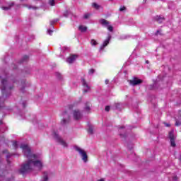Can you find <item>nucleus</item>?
Instances as JSON below:
<instances>
[{
    "instance_id": "40",
    "label": "nucleus",
    "mask_w": 181,
    "mask_h": 181,
    "mask_svg": "<svg viewBox=\"0 0 181 181\" xmlns=\"http://www.w3.org/2000/svg\"><path fill=\"white\" fill-rule=\"evenodd\" d=\"M120 136H121V138H125V135H124V134H120Z\"/></svg>"
},
{
    "instance_id": "6",
    "label": "nucleus",
    "mask_w": 181,
    "mask_h": 181,
    "mask_svg": "<svg viewBox=\"0 0 181 181\" xmlns=\"http://www.w3.org/2000/svg\"><path fill=\"white\" fill-rule=\"evenodd\" d=\"M174 132H175L173 130H171L169 132L170 142V145H171V146H173V148H175L176 146V142L175 141V139H176V138L175 137Z\"/></svg>"
},
{
    "instance_id": "52",
    "label": "nucleus",
    "mask_w": 181,
    "mask_h": 181,
    "mask_svg": "<svg viewBox=\"0 0 181 181\" xmlns=\"http://www.w3.org/2000/svg\"><path fill=\"white\" fill-rule=\"evenodd\" d=\"M13 69H16V67H13Z\"/></svg>"
},
{
    "instance_id": "43",
    "label": "nucleus",
    "mask_w": 181,
    "mask_h": 181,
    "mask_svg": "<svg viewBox=\"0 0 181 181\" xmlns=\"http://www.w3.org/2000/svg\"><path fill=\"white\" fill-rule=\"evenodd\" d=\"M64 115H67V112H64Z\"/></svg>"
},
{
    "instance_id": "3",
    "label": "nucleus",
    "mask_w": 181,
    "mask_h": 181,
    "mask_svg": "<svg viewBox=\"0 0 181 181\" xmlns=\"http://www.w3.org/2000/svg\"><path fill=\"white\" fill-rule=\"evenodd\" d=\"M128 81L130 86H139V84H142L144 83V81L136 77H134L132 79L129 80Z\"/></svg>"
},
{
    "instance_id": "20",
    "label": "nucleus",
    "mask_w": 181,
    "mask_h": 181,
    "mask_svg": "<svg viewBox=\"0 0 181 181\" xmlns=\"http://www.w3.org/2000/svg\"><path fill=\"white\" fill-rule=\"evenodd\" d=\"M88 132L90 134L93 135V132H94V128L92 126H90L88 129Z\"/></svg>"
},
{
    "instance_id": "17",
    "label": "nucleus",
    "mask_w": 181,
    "mask_h": 181,
    "mask_svg": "<svg viewBox=\"0 0 181 181\" xmlns=\"http://www.w3.org/2000/svg\"><path fill=\"white\" fill-rule=\"evenodd\" d=\"M100 22L101 25H107L110 24V23L107 20H105V19H101L100 21Z\"/></svg>"
},
{
    "instance_id": "11",
    "label": "nucleus",
    "mask_w": 181,
    "mask_h": 181,
    "mask_svg": "<svg viewBox=\"0 0 181 181\" xmlns=\"http://www.w3.org/2000/svg\"><path fill=\"white\" fill-rule=\"evenodd\" d=\"M84 110L86 112H88V114H90V111H91V103H90L89 102L86 103Z\"/></svg>"
},
{
    "instance_id": "2",
    "label": "nucleus",
    "mask_w": 181,
    "mask_h": 181,
    "mask_svg": "<svg viewBox=\"0 0 181 181\" xmlns=\"http://www.w3.org/2000/svg\"><path fill=\"white\" fill-rule=\"evenodd\" d=\"M75 149L77 152H78V153H80L82 158V160H83L85 163H87L88 160V156H87V153L86 152V151L80 148V147L78 146H75Z\"/></svg>"
},
{
    "instance_id": "30",
    "label": "nucleus",
    "mask_w": 181,
    "mask_h": 181,
    "mask_svg": "<svg viewBox=\"0 0 181 181\" xmlns=\"http://www.w3.org/2000/svg\"><path fill=\"white\" fill-rule=\"evenodd\" d=\"M56 76L59 80L62 79V74L60 73H57Z\"/></svg>"
},
{
    "instance_id": "46",
    "label": "nucleus",
    "mask_w": 181,
    "mask_h": 181,
    "mask_svg": "<svg viewBox=\"0 0 181 181\" xmlns=\"http://www.w3.org/2000/svg\"><path fill=\"white\" fill-rule=\"evenodd\" d=\"M179 160H180V162H181V154H180V156Z\"/></svg>"
},
{
    "instance_id": "47",
    "label": "nucleus",
    "mask_w": 181,
    "mask_h": 181,
    "mask_svg": "<svg viewBox=\"0 0 181 181\" xmlns=\"http://www.w3.org/2000/svg\"><path fill=\"white\" fill-rule=\"evenodd\" d=\"M143 2H144V4H146V0H143Z\"/></svg>"
},
{
    "instance_id": "31",
    "label": "nucleus",
    "mask_w": 181,
    "mask_h": 181,
    "mask_svg": "<svg viewBox=\"0 0 181 181\" xmlns=\"http://www.w3.org/2000/svg\"><path fill=\"white\" fill-rule=\"evenodd\" d=\"M126 9H127V8L125 6H122L119 8L120 12H122L123 11H125Z\"/></svg>"
},
{
    "instance_id": "41",
    "label": "nucleus",
    "mask_w": 181,
    "mask_h": 181,
    "mask_svg": "<svg viewBox=\"0 0 181 181\" xmlns=\"http://www.w3.org/2000/svg\"><path fill=\"white\" fill-rule=\"evenodd\" d=\"M98 181H104V178H101L100 180H98Z\"/></svg>"
},
{
    "instance_id": "29",
    "label": "nucleus",
    "mask_w": 181,
    "mask_h": 181,
    "mask_svg": "<svg viewBox=\"0 0 181 181\" xmlns=\"http://www.w3.org/2000/svg\"><path fill=\"white\" fill-rule=\"evenodd\" d=\"M13 146L16 149V148H18V142L17 141H13Z\"/></svg>"
},
{
    "instance_id": "4",
    "label": "nucleus",
    "mask_w": 181,
    "mask_h": 181,
    "mask_svg": "<svg viewBox=\"0 0 181 181\" xmlns=\"http://www.w3.org/2000/svg\"><path fill=\"white\" fill-rule=\"evenodd\" d=\"M54 138L56 139L57 141L59 144H60V145H62V146H64V148H66L67 143H66V141H64L63 139L60 138V136H59V134H57V133L54 132Z\"/></svg>"
},
{
    "instance_id": "37",
    "label": "nucleus",
    "mask_w": 181,
    "mask_h": 181,
    "mask_svg": "<svg viewBox=\"0 0 181 181\" xmlns=\"http://www.w3.org/2000/svg\"><path fill=\"white\" fill-rule=\"evenodd\" d=\"M108 83H110V81H108V79H106V80L105 81V84H108Z\"/></svg>"
},
{
    "instance_id": "16",
    "label": "nucleus",
    "mask_w": 181,
    "mask_h": 181,
    "mask_svg": "<svg viewBox=\"0 0 181 181\" xmlns=\"http://www.w3.org/2000/svg\"><path fill=\"white\" fill-rule=\"evenodd\" d=\"M78 29L81 32H87V27L84 25H79Z\"/></svg>"
},
{
    "instance_id": "38",
    "label": "nucleus",
    "mask_w": 181,
    "mask_h": 181,
    "mask_svg": "<svg viewBox=\"0 0 181 181\" xmlns=\"http://www.w3.org/2000/svg\"><path fill=\"white\" fill-rule=\"evenodd\" d=\"M115 107H116V108H118V107H119V103H116Z\"/></svg>"
},
{
    "instance_id": "50",
    "label": "nucleus",
    "mask_w": 181,
    "mask_h": 181,
    "mask_svg": "<svg viewBox=\"0 0 181 181\" xmlns=\"http://www.w3.org/2000/svg\"><path fill=\"white\" fill-rule=\"evenodd\" d=\"M0 124H2V121H0Z\"/></svg>"
},
{
    "instance_id": "27",
    "label": "nucleus",
    "mask_w": 181,
    "mask_h": 181,
    "mask_svg": "<svg viewBox=\"0 0 181 181\" xmlns=\"http://www.w3.org/2000/svg\"><path fill=\"white\" fill-rule=\"evenodd\" d=\"M163 22H165V18L164 17H159V23H162Z\"/></svg>"
},
{
    "instance_id": "48",
    "label": "nucleus",
    "mask_w": 181,
    "mask_h": 181,
    "mask_svg": "<svg viewBox=\"0 0 181 181\" xmlns=\"http://www.w3.org/2000/svg\"><path fill=\"white\" fill-rule=\"evenodd\" d=\"M157 33H159V30H157Z\"/></svg>"
},
{
    "instance_id": "24",
    "label": "nucleus",
    "mask_w": 181,
    "mask_h": 181,
    "mask_svg": "<svg viewBox=\"0 0 181 181\" xmlns=\"http://www.w3.org/2000/svg\"><path fill=\"white\" fill-rule=\"evenodd\" d=\"M49 4L50 5V6H54V0H49Z\"/></svg>"
},
{
    "instance_id": "51",
    "label": "nucleus",
    "mask_w": 181,
    "mask_h": 181,
    "mask_svg": "<svg viewBox=\"0 0 181 181\" xmlns=\"http://www.w3.org/2000/svg\"><path fill=\"white\" fill-rule=\"evenodd\" d=\"M59 21V19H57V21H56V22H57Z\"/></svg>"
},
{
    "instance_id": "10",
    "label": "nucleus",
    "mask_w": 181,
    "mask_h": 181,
    "mask_svg": "<svg viewBox=\"0 0 181 181\" xmlns=\"http://www.w3.org/2000/svg\"><path fill=\"white\" fill-rule=\"evenodd\" d=\"M6 84H8V80L6 78H4L1 80V90L2 94L5 93V90H6Z\"/></svg>"
},
{
    "instance_id": "22",
    "label": "nucleus",
    "mask_w": 181,
    "mask_h": 181,
    "mask_svg": "<svg viewBox=\"0 0 181 181\" xmlns=\"http://www.w3.org/2000/svg\"><path fill=\"white\" fill-rule=\"evenodd\" d=\"M90 45H92V46H97L98 43L97 42V41H95V40L92 39L90 40Z\"/></svg>"
},
{
    "instance_id": "5",
    "label": "nucleus",
    "mask_w": 181,
    "mask_h": 181,
    "mask_svg": "<svg viewBox=\"0 0 181 181\" xmlns=\"http://www.w3.org/2000/svg\"><path fill=\"white\" fill-rule=\"evenodd\" d=\"M81 83L82 86L84 88L83 93L86 94V93H88L90 90H91V87L88 86V83H87V81L84 78H81Z\"/></svg>"
},
{
    "instance_id": "18",
    "label": "nucleus",
    "mask_w": 181,
    "mask_h": 181,
    "mask_svg": "<svg viewBox=\"0 0 181 181\" xmlns=\"http://www.w3.org/2000/svg\"><path fill=\"white\" fill-rule=\"evenodd\" d=\"M29 60V57L27 55H24L20 63H23V62H28Z\"/></svg>"
},
{
    "instance_id": "45",
    "label": "nucleus",
    "mask_w": 181,
    "mask_h": 181,
    "mask_svg": "<svg viewBox=\"0 0 181 181\" xmlns=\"http://www.w3.org/2000/svg\"><path fill=\"white\" fill-rule=\"evenodd\" d=\"M6 152H7V151L5 150V151H3V153H6Z\"/></svg>"
},
{
    "instance_id": "8",
    "label": "nucleus",
    "mask_w": 181,
    "mask_h": 181,
    "mask_svg": "<svg viewBox=\"0 0 181 181\" xmlns=\"http://www.w3.org/2000/svg\"><path fill=\"white\" fill-rule=\"evenodd\" d=\"M8 175V171L5 170V166L2 165V162L0 160V177H4Z\"/></svg>"
},
{
    "instance_id": "9",
    "label": "nucleus",
    "mask_w": 181,
    "mask_h": 181,
    "mask_svg": "<svg viewBox=\"0 0 181 181\" xmlns=\"http://www.w3.org/2000/svg\"><path fill=\"white\" fill-rule=\"evenodd\" d=\"M78 57V55L77 54H71L70 55L67 59L66 62L69 64H72V63L75 61L77 60V58Z\"/></svg>"
},
{
    "instance_id": "12",
    "label": "nucleus",
    "mask_w": 181,
    "mask_h": 181,
    "mask_svg": "<svg viewBox=\"0 0 181 181\" xmlns=\"http://www.w3.org/2000/svg\"><path fill=\"white\" fill-rule=\"evenodd\" d=\"M110 40H111V36H108L107 38L104 41L102 47H100L101 50H103L104 47H106V46H108Z\"/></svg>"
},
{
    "instance_id": "34",
    "label": "nucleus",
    "mask_w": 181,
    "mask_h": 181,
    "mask_svg": "<svg viewBox=\"0 0 181 181\" xmlns=\"http://www.w3.org/2000/svg\"><path fill=\"white\" fill-rule=\"evenodd\" d=\"M173 181H177V176L173 177Z\"/></svg>"
},
{
    "instance_id": "14",
    "label": "nucleus",
    "mask_w": 181,
    "mask_h": 181,
    "mask_svg": "<svg viewBox=\"0 0 181 181\" xmlns=\"http://www.w3.org/2000/svg\"><path fill=\"white\" fill-rule=\"evenodd\" d=\"M15 4L11 3L8 6L1 7V9H3V11H9V9H11V8H12V6H13Z\"/></svg>"
},
{
    "instance_id": "25",
    "label": "nucleus",
    "mask_w": 181,
    "mask_h": 181,
    "mask_svg": "<svg viewBox=\"0 0 181 181\" xmlns=\"http://www.w3.org/2000/svg\"><path fill=\"white\" fill-rule=\"evenodd\" d=\"M159 21V16H156L153 18V22H158Z\"/></svg>"
},
{
    "instance_id": "1",
    "label": "nucleus",
    "mask_w": 181,
    "mask_h": 181,
    "mask_svg": "<svg viewBox=\"0 0 181 181\" xmlns=\"http://www.w3.org/2000/svg\"><path fill=\"white\" fill-rule=\"evenodd\" d=\"M20 148L23 149L24 156L28 159L25 163L22 164L21 168L19 169L20 175H24L30 173L33 170V167L37 168L39 170H41L42 168H43V164L39 160H35V159L37 158V156L32 154L29 146L28 144H21Z\"/></svg>"
},
{
    "instance_id": "7",
    "label": "nucleus",
    "mask_w": 181,
    "mask_h": 181,
    "mask_svg": "<svg viewBox=\"0 0 181 181\" xmlns=\"http://www.w3.org/2000/svg\"><path fill=\"white\" fill-rule=\"evenodd\" d=\"M73 115H74V119L76 121H78V119H81V117H83V115H81V112H80V110L78 109L74 110Z\"/></svg>"
},
{
    "instance_id": "15",
    "label": "nucleus",
    "mask_w": 181,
    "mask_h": 181,
    "mask_svg": "<svg viewBox=\"0 0 181 181\" xmlns=\"http://www.w3.org/2000/svg\"><path fill=\"white\" fill-rule=\"evenodd\" d=\"M181 125V116L178 119H175V127H180Z\"/></svg>"
},
{
    "instance_id": "53",
    "label": "nucleus",
    "mask_w": 181,
    "mask_h": 181,
    "mask_svg": "<svg viewBox=\"0 0 181 181\" xmlns=\"http://www.w3.org/2000/svg\"><path fill=\"white\" fill-rule=\"evenodd\" d=\"M23 107H25V104H23Z\"/></svg>"
},
{
    "instance_id": "33",
    "label": "nucleus",
    "mask_w": 181,
    "mask_h": 181,
    "mask_svg": "<svg viewBox=\"0 0 181 181\" xmlns=\"http://www.w3.org/2000/svg\"><path fill=\"white\" fill-rule=\"evenodd\" d=\"M110 106H105V111H107L108 112V111H110Z\"/></svg>"
},
{
    "instance_id": "36",
    "label": "nucleus",
    "mask_w": 181,
    "mask_h": 181,
    "mask_svg": "<svg viewBox=\"0 0 181 181\" xmlns=\"http://www.w3.org/2000/svg\"><path fill=\"white\" fill-rule=\"evenodd\" d=\"M48 33H49V35H52V33H53V30H48Z\"/></svg>"
},
{
    "instance_id": "21",
    "label": "nucleus",
    "mask_w": 181,
    "mask_h": 181,
    "mask_svg": "<svg viewBox=\"0 0 181 181\" xmlns=\"http://www.w3.org/2000/svg\"><path fill=\"white\" fill-rule=\"evenodd\" d=\"M42 181H47L49 180V177L47 176V173H44V175L42 177Z\"/></svg>"
},
{
    "instance_id": "55",
    "label": "nucleus",
    "mask_w": 181,
    "mask_h": 181,
    "mask_svg": "<svg viewBox=\"0 0 181 181\" xmlns=\"http://www.w3.org/2000/svg\"><path fill=\"white\" fill-rule=\"evenodd\" d=\"M0 79H1V76H0Z\"/></svg>"
},
{
    "instance_id": "49",
    "label": "nucleus",
    "mask_w": 181,
    "mask_h": 181,
    "mask_svg": "<svg viewBox=\"0 0 181 181\" xmlns=\"http://www.w3.org/2000/svg\"><path fill=\"white\" fill-rule=\"evenodd\" d=\"M112 1H114V0H109L110 2Z\"/></svg>"
},
{
    "instance_id": "28",
    "label": "nucleus",
    "mask_w": 181,
    "mask_h": 181,
    "mask_svg": "<svg viewBox=\"0 0 181 181\" xmlns=\"http://www.w3.org/2000/svg\"><path fill=\"white\" fill-rule=\"evenodd\" d=\"M107 29L110 32H112L114 30V28L112 25H109Z\"/></svg>"
},
{
    "instance_id": "42",
    "label": "nucleus",
    "mask_w": 181,
    "mask_h": 181,
    "mask_svg": "<svg viewBox=\"0 0 181 181\" xmlns=\"http://www.w3.org/2000/svg\"><path fill=\"white\" fill-rule=\"evenodd\" d=\"M13 86H10L9 87V90H13Z\"/></svg>"
},
{
    "instance_id": "13",
    "label": "nucleus",
    "mask_w": 181,
    "mask_h": 181,
    "mask_svg": "<svg viewBox=\"0 0 181 181\" xmlns=\"http://www.w3.org/2000/svg\"><path fill=\"white\" fill-rule=\"evenodd\" d=\"M69 122H70V116H69V115L67 116V119L64 118V119L61 121L62 125H66V124H69Z\"/></svg>"
},
{
    "instance_id": "23",
    "label": "nucleus",
    "mask_w": 181,
    "mask_h": 181,
    "mask_svg": "<svg viewBox=\"0 0 181 181\" xmlns=\"http://www.w3.org/2000/svg\"><path fill=\"white\" fill-rule=\"evenodd\" d=\"M28 9H33L34 11H36L37 9H39V8H37V6H29Z\"/></svg>"
},
{
    "instance_id": "39",
    "label": "nucleus",
    "mask_w": 181,
    "mask_h": 181,
    "mask_svg": "<svg viewBox=\"0 0 181 181\" xmlns=\"http://www.w3.org/2000/svg\"><path fill=\"white\" fill-rule=\"evenodd\" d=\"M23 6H25V8H28L29 5H28V4H23Z\"/></svg>"
},
{
    "instance_id": "44",
    "label": "nucleus",
    "mask_w": 181,
    "mask_h": 181,
    "mask_svg": "<svg viewBox=\"0 0 181 181\" xmlns=\"http://www.w3.org/2000/svg\"><path fill=\"white\" fill-rule=\"evenodd\" d=\"M146 64H149V62L147 60L146 61Z\"/></svg>"
},
{
    "instance_id": "32",
    "label": "nucleus",
    "mask_w": 181,
    "mask_h": 181,
    "mask_svg": "<svg viewBox=\"0 0 181 181\" xmlns=\"http://www.w3.org/2000/svg\"><path fill=\"white\" fill-rule=\"evenodd\" d=\"M89 16H90V14H85V15L83 16V18H84V19H88Z\"/></svg>"
},
{
    "instance_id": "19",
    "label": "nucleus",
    "mask_w": 181,
    "mask_h": 181,
    "mask_svg": "<svg viewBox=\"0 0 181 181\" xmlns=\"http://www.w3.org/2000/svg\"><path fill=\"white\" fill-rule=\"evenodd\" d=\"M92 6L95 8V9H100L101 8V6L98 5L97 3H93Z\"/></svg>"
},
{
    "instance_id": "26",
    "label": "nucleus",
    "mask_w": 181,
    "mask_h": 181,
    "mask_svg": "<svg viewBox=\"0 0 181 181\" xmlns=\"http://www.w3.org/2000/svg\"><path fill=\"white\" fill-rule=\"evenodd\" d=\"M94 73H95V69H89L88 74H94Z\"/></svg>"
},
{
    "instance_id": "54",
    "label": "nucleus",
    "mask_w": 181,
    "mask_h": 181,
    "mask_svg": "<svg viewBox=\"0 0 181 181\" xmlns=\"http://www.w3.org/2000/svg\"><path fill=\"white\" fill-rule=\"evenodd\" d=\"M120 128H124V127H120Z\"/></svg>"
},
{
    "instance_id": "35",
    "label": "nucleus",
    "mask_w": 181,
    "mask_h": 181,
    "mask_svg": "<svg viewBox=\"0 0 181 181\" xmlns=\"http://www.w3.org/2000/svg\"><path fill=\"white\" fill-rule=\"evenodd\" d=\"M164 124H165L166 127H170V123L164 122Z\"/></svg>"
}]
</instances>
